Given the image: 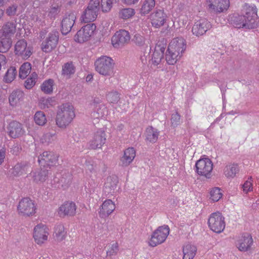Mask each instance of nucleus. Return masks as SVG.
<instances>
[{"instance_id": "nucleus-36", "label": "nucleus", "mask_w": 259, "mask_h": 259, "mask_svg": "<svg viewBox=\"0 0 259 259\" xmlns=\"http://www.w3.org/2000/svg\"><path fill=\"white\" fill-rule=\"evenodd\" d=\"M16 24L14 22H8L3 25L1 30L3 35L13 34L16 31Z\"/></svg>"}, {"instance_id": "nucleus-63", "label": "nucleus", "mask_w": 259, "mask_h": 259, "mask_svg": "<svg viewBox=\"0 0 259 259\" xmlns=\"http://www.w3.org/2000/svg\"><path fill=\"white\" fill-rule=\"evenodd\" d=\"M58 11V8L56 7H54L51 8L50 11V13L56 14V13H57Z\"/></svg>"}, {"instance_id": "nucleus-19", "label": "nucleus", "mask_w": 259, "mask_h": 259, "mask_svg": "<svg viewBox=\"0 0 259 259\" xmlns=\"http://www.w3.org/2000/svg\"><path fill=\"white\" fill-rule=\"evenodd\" d=\"M211 27V24L206 19H200L195 22L192 29L193 34L197 36L203 35Z\"/></svg>"}, {"instance_id": "nucleus-45", "label": "nucleus", "mask_w": 259, "mask_h": 259, "mask_svg": "<svg viewBox=\"0 0 259 259\" xmlns=\"http://www.w3.org/2000/svg\"><path fill=\"white\" fill-rule=\"evenodd\" d=\"M34 121L35 123L38 125L43 126L47 122V117L42 111H37L34 115Z\"/></svg>"}, {"instance_id": "nucleus-38", "label": "nucleus", "mask_w": 259, "mask_h": 259, "mask_svg": "<svg viewBox=\"0 0 259 259\" xmlns=\"http://www.w3.org/2000/svg\"><path fill=\"white\" fill-rule=\"evenodd\" d=\"M106 112V108L104 105H98L96 107L95 110L91 113V117L94 119L102 118Z\"/></svg>"}, {"instance_id": "nucleus-24", "label": "nucleus", "mask_w": 259, "mask_h": 259, "mask_svg": "<svg viewBox=\"0 0 259 259\" xmlns=\"http://www.w3.org/2000/svg\"><path fill=\"white\" fill-rule=\"evenodd\" d=\"M49 174V170L47 169H37L31 171L30 176L32 178V181L33 183L37 184H40L46 181Z\"/></svg>"}, {"instance_id": "nucleus-35", "label": "nucleus", "mask_w": 259, "mask_h": 259, "mask_svg": "<svg viewBox=\"0 0 259 259\" xmlns=\"http://www.w3.org/2000/svg\"><path fill=\"white\" fill-rule=\"evenodd\" d=\"M39 106L41 109H46L53 107L56 105V101L54 98H41L39 100Z\"/></svg>"}, {"instance_id": "nucleus-60", "label": "nucleus", "mask_w": 259, "mask_h": 259, "mask_svg": "<svg viewBox=\"0 0 259 259\" xmlns=\"http://www.w3.org/2000/svg\"><path fill=\"white\" fill-rule=\"evenodd\" d=\"M31 18L35 22H40V19L38 16V14L36 12L32 14V15H31Z\"/></svg>"}, {"instance_id": "nucleus-42", "label": "nucleus", "mask_w": 259, "mask_h": 259, "mask_svg": "<svg viewBox=\"0 0 259 259\" xmlns=\"http://www.w3.org/2000/svg\"><path fill=\"white\" fill-rule=\"evenodd\" d=\"M155 5V0H144L141 9V13L144 15L149 13Z\"/></svg>"}, {"instance_id": "nucleus-22", "label": "nucleus", "mask_w": 259, "mask_h": 259, "mask_svg": "<svg viewBox=\"0 0 259 259\" xmlns=\"http://www.w3.org/2000/svg\"><path fill=\"white\" fill-rule=\"evenodd\" d=\"M165 50V44L157 43L152 55L151 62L154 66L159 65L163 59V54Z\"/></svg>"}, {"instance_id": "nucleus-39", "label": "nucleus", "mask_w": 259, "mask_h": 259, "mask_svg": "<svg viewBox=\"0 0 259 259\" xmlns=\"http://www.w3.org/2000/svg\"><path fill=\"white\" fill-rule=\"evenodd\" d=\"M12 40L10 37L3 38L0 39V53H5L9 51L12 47Z\"/></svg>"}, {"instance_id": "nucleus-25", "label": "nucleus", "mask_w": 259, "mask_h": 259, "mask_svg": "<svg viewBox=\"0 0 259 259\" xmlns=\"http://www.w3.org/2000/svg\"><path fill=\"white\" fill-rule=\"evenodd\" d=\"M8 130L9 135L13 138H18L25 133L22 124L17 121L11 122L9 125Z\"/></svg>"}, {"instance_id": "nucleus-62", "label": "nucleus", "mask_w": 259, "mask_h": 259, "mask_svg": "<svg viewBox=\"0 0 259 259\" xmlns=\"http://www.w3.org/2000/svg\"><path fill=\"white\" fill-rule=\"evenodd\" d=\"M122 1L124 3L127 4V5H128L135 4L139 1V0H122Z\"/></svg>"}, {"instance_id": "nucleus-64", "label": "nucleus", "mask_w": 259, "mask_h": 259, "mask_svg": "<svg viewBox=\"0 0 259 259\" xmlns=\"http://www.w3.org/2000/svg\"><path fill=\"white\" fill-rule=\"evenodd\" d=\"M93 79V76L92 74H88L86 77V81L88 82L91 81Z\"/></svg>"}, {"instance_id": "nucleus-34", "label": "nucleus", "mask_w": 259, "mask_h": 259, "mask_svg": "<svg viewBox=\"0 0 259 259\" xmlns=\"http://www.w3.org/2000/svg\"><path fill=\"white\" fill-rule=\"evenodd\" d=\"M17 73V71L15 67H10L3 76V81L6 83H11L15 79Z\"/></svg>"}, {"instance_id": "nucleus-17", "label": "nucleus", "mask_w": 259, "mask_h": 259, "mask_svg": "<svg viewBox=\"0 0 259 259\" xmlns=\"http://www.w3.org/2000/svg\"><path fill=\"white\" fill-rule=\"evenodd\" d=\"M130 38L129 32L126 30L121 29L116 32L112 37L111 42L114 47L118 48L128 43Z\"/></svg>"}, {"instance_id": "nucleus-32", "label": "nucleus", "mask_w": 259, "mask_h": 259, "mask_svg": "<svg viewBox=\"0 0 259 259\" xmlns=\"http://www.w3.org/2000/svg\"><path fill=\"white\" fill-rule=\"evenodd\" d=\"M98 13V12L88 7L81 16V21L84 23L93 21L96 19Z\"/></svg>"}, {"instance_id": "nucleus-43", "label": "nucleus", "mask_w": 259, "mask_h": 259, "mask_svg": "<svg viewBox=\"0 0 259 259\" xmlns=\"http://www.w3.org/2000/svg\"><path fill=\"white\" fill-rule=\"evenodd\" d=\"M31 65L29 62L24 63L19 69V77L22 79L25 78L30 73Z\"/></svg>"}, {"instance_id": "nucleus-61", "label": "nucleus", "mask_w": 259, "mask_h": 259, "mask_svg": "<svg viewBox=\"0 0 259 259\" xmlns=\"http://www.w3.org/2000/svg\"><path fill=\"white\" fill-rule=\"evenodd\" d=\"M0 63L4 66H5L8 63L7 58L3 54H0Z\"/></svg>"}, {"instance_id": "nucleus-3", "label": "nucleus", "mask_w": 259, "mask_h": 259, "mask_svg": "<svg viewBox=\"0 0 259 259\" xmlns=\"http://www.w3.org/2000/svg\"><path fill=\"white\" fill-rule=\"evenodd\" d=\"M75 117L74 106L69 103L61 104L58 107L56 123L60 128H65Z\"/></svg>"}, {"instance_id": "nucleus-28", "label": "nucleus", "mask_w": 259, "mask_h": 259, "mask_svg": "<svg viewBox=\"0 0 259 259\" xmlns=\"http://www.w3.org/2000/svg\"><path fill=\"white\" fill-rule=\"evenodd\" d=\"M31 169V165L27 162L17 163L13 167L12 174L16 177L22 176L27 174Z\"/></svg>"}, {"instance_id": "nucleus-21", "label": "nucleus", "mask_w": 259, "mask_h": 259, "mask_svg": "<svg viewBox=\"0 0 259 259\" xmlns=\"http://www.w3.org/2000/svg\"><path fill=\"white\" fill-rule=\"evenodd\" d=\"M115 203L111 199L105 200L100 206L99 215L101 218L108 217L115 209Z\"/></svg>"}, {"instance_id": "nucleus-27", "label": "nucleus", "mask_w": 259, "mask_h": 259, "mask_svg": "<svg viewBox=\"0 0 259 259\" xmlns=\"http://www.w3.org/2000/svg\"><path fill=\"white\" fill-rule=\"evenodd\" d=\"M118 184L116 177H109L104 184V191L107 195H113L116 190Z\"/></svg>"}, {"instance_id": "nucleus-13", "label": "nucleus", "mask_w": 259, "mask_h": 259, "mask_svg": "<svg viewBox=\"0 0 259 259\" xmlns=\"http://www.w3.org/2000/svg\"><path fill=\"white\" fill-rule=\"evenodd\" d=\"M59 33L56 31L49 33L41 44V49L45 53H50L55 49L58 43Z\"/></svg>"}, {"instance_id": "nucleus-41", "label": "nucleus", "mask_w": 259, "mask_h": 259, "mask_svg": "<svg viewBox=\"0 0 259 259\" xmlns=\"http://www.w3.org/2000/svg\"><path fill=\"white\" fill-rule=\"evenodd\" d=\"M23 97V93L20 91H13L9 97V102L11 106H16Z\"/></svg>"}, {"instance_id": "nucleus-47", "label": "nucleus", "mask_w": 259, "mask_h": 259, "mask_svg": "<svg viewBox=\"0 0 259 259\" xmlns=\"http://www.w3.org/2000/svg\"><path fill=\"white\" fill-rule=\"evenodd\" d=\"M37 79V74L33 72L25 82V87L27 89H31L35 84Z\"/></svg>"}, {"instance_id": "nucleus-31", "label": "nucleus", "mask_w": 259, "mask_h": 259, "mask_svg": "<svg viewBox=\"0 0 259 259\" xmlns=\"http://www.w3.org/2000/svg\"><path fill=\"white\" fill-rule=\"evenodd\" d=\"M239 171V169L237 164L230 163L225 166L224 169V174L227 178L233 179L236 177Z\"/></svg>"}, {"instance_id": "nucleus-55", "label": "nucleus", "mask_w": 259, "mask_h": 259, "mask_svg": "<svg viewBox=\"0 0 259 259\" xmlns=\"http://www.w3.org/2000/svg\"><path fill=\"white\" fill-rule=\"evenodd\" d=\"M55 138V134L48 133L44 135V138L42 139V142L51 143L54 140Z\"/></svg>"}, {"instance_id": "nucleus-1", "label": "nucleus", "mask_w": 259, "mask_h": 259, "mask_svg": "<svg viewBox=\"0 0 259 259\" xmlns=\"http://www.w3.org/2000/svg\"><path fill=\"white\" fill-rule=\"evenodd\" d=\"M242 15H235L230 18L231 24L236 28L253 29L257 26V9L254 5L245 4Z\"/></svg>"}, {"instance_id": "nucleus-48", "label": "nucleus", "mask_w": 259, "mask_h": 259, "mask_svg": "<svg viewBox=\"0 0 259 259\" xmlns=\"http://www.w3.org/2000/svg\"><path fill=\"white\" fill-rule=\"evenodd\" d=\"M119 99V94L116 91H112L107 95V99L110 103L116 104Z\"/></svg>"}, {"instance_id": "nucleus-6", "label": "nucleus", "mask_w": 259, "mask_h": 259, "mask_svg": "<svg viewBox=\"0 0 259 259\" xmlns=\"http://www.w3.org/2000/svg\"><path fill=\"white\" fill-rule=\"evenodd\" d=\"M49 235V228L45 224H38L33 228V238L35 242L39 245L45 244L48 240Z\"/></svg>"}, {"instance_id": "nucleus-52", "label": "nucleus", "mask_w": 259, "mask_h": 259, "mask_svg": "<svg viewBox=\"0 0 259 259\" xmlns=\"http://www.w3.org/2000/svg\"><path fill=\"white\" fill-rule=\"evenodd\" d=\"M118 251V244L117 242H113L111 244L109 249L107 251V256H113L116 255Z\"/></svg>"}, {"instance_id": "nucleus-49", "label": "nucleus", "mask_w": 259, "mask_h": 259, "mask_svg": "<svg viewBox=\"0 0 259 259\" xmlns=\"http://www.w3.org/2000/svg\"><path fill=\"white\" fill-rule=\"evenodd\" d=\"M133 40L135 44L140 47H144L147 46L146 44V39L145 36L140 33L136 34L133 38Z\"/></svg>"}, {"instance_id": "nucleus-59", "label": "nucleus", "mask_w": 259, "mask_h": 259, "mask_svg": "<svg viewBox=\"0 0 259 259\" xmlns=\"http://www.w3.org/2000/svg\"><path fill=\"white\" fill-rule=\"evenodd\" d=\"M5 156L6 149L5 148L0 149V165L4 162Z\"/></svg>"}, {"instance_id": "nucleus-26", "label": "nucleus", "mask_w": 259, "mask_h": 259, "mask_svg": "<svg viewBox=\"0 0 259 259\" xmlns=\"http://www.w3.org/2000/svg\"><path fill=\"white\" fill-rule=\"evenodd\" d=\"M136 156V150L133 147H129L124 151L123 155L120 159V164L122 166H128Z\"/></svg>"}, {"instance_id": "nucleus-8", "label": "nucleus", "mask_w": 259, "mask_h": 259, "mask_svg": "<svg viewBox=\"0 0 259 259\" xmlns=\"http://www.w3.org/2000/svg\"><path fill=\"white\" fill-rule=\"evenodd\" d=\"M196 172L201 176L206 178H210L213 169L212 161L207 158H201L197 161L196 164Z\"/></svg>"}, {"instance_id": "nucleus-53", "label": "nucleus", "mask_w": 259, "mask_h": 259, "mask_svg": "<svg viewBox=\"0 0 259 259\" xmlns=\"http://www.w3.org/2000/svg\"><path fill=\"white\" fill-rule=\"evenodd\" d=\"M85 168L87 170L93 172L98 169V166L94 161L89 160L85 162Z\"/></svg>"}, {"instance_id": "nucleus-10", "label": "nucleus", "mask_w": 259, "mask_h": 259, "mask_svg": "<svg viewBox=\"0 0 259 259\" xmlns=\"http://www.w3.org/2000/svg\"><path fill=\"white\" fill-rule=\"evenodd\" d=\"M19 214L24 216H32L36 212V206L34 202L29 198H23L19 202L17 206Z\"/></svg>"}, {"instance_id": "nucleus-4", "label": "nucleus", "mask_w": 259, "mask_h": 259, "mask_svg": "<svg viewBox=\"0 0 259 259\" xmlns=\"http://www.w3.org/2000/svg\"><path fill=\"white\" fill-rule=\"evenodd\" d=\"M114 65V60L107 56H102L95 62L96 71L104 76H110L113 74Z\"/></svg>"}, {"instance_id": "nucleus-50", "label": "nucleus", "mask_w": 259, "mask_h": 259, "mask_svg": "<svg viewBox=\"0 0 259 259\" xmlns=\"http://www.w3.org/2000/svg\"><path fill=\"white\" fill-rule=\"evenodd\" d=\"M113 0H101V5L103 12H108L112 7Z\"/></svg>"}, {"instance_id": "nucleus-9", "label": "nucleus", "mask_w": 259, "mask_h": 259, "mask_svg": "<svg viewBox=\"0 0 259 259\" xmlns=\"http://www.w3.org/2000/svg\"><path fill=\"white\" fill-rule=\"evenodd\" d=\"M96 26L93 23L82 27L74 36V40L78 43H83L90 40L96 30Z\"/></svg>"}, {"instance_id": "nucleus-7", "label": "nucleus", "mask_w": 259, "mask_h": 259, "mask_svg": "<svg viewBox=\"0 0 259 259\" xmlns=\"http://www.w3.org/2000/svg\"><path fill=\"white\" fill-rule=\"evenodd\" d=\"M208 224L211 230L220 233L224 230L225 227L224 218L220 212L212 213L209 217Z\"/></svg>"}, {"instance_id": "nucleus-15", "label": "nucleus", "mask_w": 259, "mask_h": 259, "mask_svg": "<svg viewBox=\"0 0 259 259\" xmlns=\"http://www.w3.org/2000/svg\"><path fill=\"white\" fill-rule=\"evenodd\" d=\"M106 134L101 129L95 132L89 142L90 147L93 149H100L106 142Z\"/></svg>"}, {"instance_id": "nucleus-14", "label": "nucleus", "mask_w": 259, "mask_h": 259, "mask_svg": "<svg viewBox=\"0 0 259 259\" xmlns=\"http://www.w3.org/2000/svg\"><path fill=\"white\" fill-rule=\"evenodd\" d=\"M58 157L53 152L45 151L40 154L38 158L39 164L44 168L51 167L55 165L57 162Z\"/></svg>"}, {"instance_id": "nucleus-46", "label": "nucleus", "mask_w": 259, "mask_h": 259, "mask_svg": "<svg viewBox=\"0 0 259 259\" xmlns=\"http://www.w3.org/2000/svg\"><path fill=\"white\" fill-rule=\"evenodd\" d=\"M242 190L244 194H247L253 191V179L251 177H249L242 185Z\"/></svg>"}, {"instance_id": "nucleus-40", "label": "nucleus", "mask_w": 259, "mask_h": 259, "mask_svg": "<svg viewBox=\"0 0 259 259\" xmlns=\"http://www.w3.org/2000/svg\"><path fill=\"white\" fill-rule=\"evenodd\" d=\"M135 14L134 9L130 8H123L120 10L118 13L119 18L126 20L132 18Z\"/></svg>"}, {"instance_id": "nucleus-57", "label": "nucleus", "mask_w": 259, "mask_h": 259, "mask_svg": "<svg viewBox=\"0 0 259 259\" xmlns=\"http://www.w3.org/2000/svg\"><path fill=\"white\" fill-rule=\"evenodd\" d=\"M171 122L174 125H177L180 122V116L177 113H174L171 115Z\"/></svg>"}, {"instance_id": "nucleus-44", "label": "nucleus", "mask_w": 259, "mask_h": 259, "mask_svg": "<svg viewBox=\"0 0 259 259\" xmlns=\"http://www.w3.org/2000/svg\"><path fill=\"white\" fill-rule=\"evenodd\" d=\"M209 199L213 202L218 201L223 196L222 190L218 187L212 188L209 192Z\"/></svg>"}, {"instance_id": "nucleus-30", "label": "nucleus", "mask_w": 259, "mask_h": 259, "mask_svg": "<svg viewBox=\"0 0 259 259\" xmlns=\"http://www.w3.org/2000/svg\"><path fill=\"white\" fill-rule=\"evenodd\" d=\"M67 235V231L63 225L59 224L55 226L53 233V237L56 241L60 242L64 240Z\"/></svg>"}, {"instance_id": "nucleus-12", "label": "nucleus", "mask_w": 259, "mask_h": 259, "mask_svg": "<svg viewBox=\"0 0 259 259\" xmlns=\"http://www.w3.org/2000/svg\"><path fill=\"white\" fill-rule=\"evenodd\" d=\"M14 53L22 59H27L32 54V48L28 46L27 41L22 39L18 40L14 46Z\"/></svg>"}, {"instance_id": "nucleus-5", "label": "nucleus", "mask_w": 259, "mask_h": 259, "mask_svg": "<svg viewBox=\"0 0 259 259\" xmlns=\"http://www.w3.org/2000/svg\"><path fill=\"white\" fill-rule=\"evenodd\" d=\"M169 233V228L167 225L158 227L153 233L148 242L151 247H155L164 242Z\"/></svg>"}, {"instance_id": "nucleus-18", "label": "nucleus", "mask_w": 259, "mask_h": 259, "mask_svg": "<svg viewBox=\"0 0 259 259\" xmlns=\"http://www.w3.org/2000/svg\"><path fill=\"white\" fill-rule=\"evenodd\" d=\"M167 15L163 10H156L150 16L151 25L155 28H160L166 22Z\"/></svg>"}, {"instance_id": "nucleus-11", "label": "nucleus", "mask_w": 259, "mask_h": 259, "mask_svg": "<svg viewBox=\"0 0 259 259\" xmlns=\"http://www.w3.org/2000/svg\"><path fill=\"white\" fill-rule=\"evenodd\" d=\"M205 6L209 11L220 14L227 10L230 6V1L206 0Z\"/></svg>"}, {"instance_id": "nucleus-23", "label": "nucleus", "mask_w": 259, "mask_h": 259, "mask_svg": "<svg viewBox=\"0 0 259 259\" xmlns=\"http://www.w3.org/2000/svg\"><path fill=\"white\" fill-rule=\"evenodd\" d=\"M76 206L73 202L66 201L60 206L58 213L60 216H73L76 213Z\"/></svg>"}, {"instance_id": "nucleus-54", "label": "nucleus", "mask_w": 259, "mask_h": 259, "mask_svg": "<svg viewBox=\"0 0 259 259\" xmlns=\"http://www.w3.org/2000/svg\"><path fill=\"white\" fill-rule=\"evenodd\" d=\"M63 73L69 75L74 73V68L73 64L71 63H67L63 67Z\"/></svg>"}, {"instance_id": "nucleus-2", "label": "nucleus", "mask_w": 259, "mask_h": 259, "mask_svg": "<svg viewBox=\"0 0 259 259\" xmlns=\"http://www.w3.org/2000/svg\"><path fill=\"white\" fill-rule=\"evenodd\" d=\"M186 49L184 38L177 37L171 40L165 53V60L169 65H174L180 61Z\"/></svg>"}, {"instance_id": "nucleus-51", "label": "nucleus", "mask_w": 259, "mask_h": 259, "mask_svg": "<svg viewBox=\"0 0 259 259\" xmlns=\"http://www.w3.org/2000/svg\"><path fill=\"white\" fill-rule=\"evenodd\" d=\"M72 177L70 175L68 174L65 176L62 177L60 179L59 183L60 185L64 188H67L71 183Z\"/></svg>"}, {"instance_id": "nucleus-29", "label": "nucleus", "mask_w": 259, "mask_h": 259, "mask_svg": "<svg viewBox=\"0 0 259 259\" xmlns=\"http://www.w3.org/2000/svg\"><path fill=\"white\" fill-rule=\"evenodd\" d=\"M145 135L146 142L155 143L158 139L159 132L156 128L150 126L146 128Z\"/></svg>"}, {"instance_id": "nucleus-58", "label": "nucleus", "mask_w": 259, "mask_h": 259, "mask_svg": "<svg viewBox=\"0 0 259 259\" xmlns=\"http://www.w3.org/2000/svg\"><path fill=\"white\" fill-rule=\"evenodd\" d=\"M17 6L16 5L8 7L6 10V13L9 16H14L16 14Z\"/></svg>"}, {"instance_id": "nucleus-37", "label": "nucleus", "mask_w": 259, "mask_h": 259, "mask_svg": "<svg viewBox=\"0 0 259 259\" xmlns=\"http://www.w3.org/2000/svg\"><path fill=\"white\" fill-rule=\"evenodd\" d=\"M54 81L52 79L45 80L40 85L41 90L46 94H51L53 93Z\"/></svg>"}, {"instance_id": "nucleus-56", "label": "nucleus", "mask_w": 259, "mask_h": 259, "mask_svg": "<svg viewBox=\"0 0 259 259\" xmlns=\"http://www.w3.org/2000/svg\"><path fill=\"white\" fill-rule=\"evenodd\" d=\"M100 0H91L88 7L91 8L97 12H99Z\"/></svg>"}, {"instance_id": "nucleus-33", "label": "nucleus", "mask_w": 259, "mask_h": 259, "mask_svg": "<svg viewBox=\"0 0 259 259\" xmlns=\"http://www.w3.org/2000/svg\"><path fill=\"white\" fill-rule=\"evenodd\" d=\"M197 248L190 244L185 245L183 248V259H193L196 255Z\"/></svg>"}, {"instance_id": "nucleus-20", "label": "nucleus", "mask_w": 259, "mask_h": 259, "mask_svg": "<svg viewBox=\"0 0 259 259\" xmlns=\"http://www.w3.org/2000/svg\"><path fill=\"white\" fill-rule=\"evenodd\" d=\"M76 19V16L74 12L65 15L61 22V31L63 34H66L71 31Z\"/></svg>"}, {"instance_id": "nucleus-16", "label": "nucleus", "mask_w": 259, "mask_h": 259, "mask_svg": "<svg viewBox=\"0 0 259 259\" xmlns=\"http://www.w3.org/2000/svg\"><path fill=\"white\" fill-rule=\"evenodd\" d=\"M253 244L252 236L249 233H243L239 236L236 240V245L241 251H247Z\"/></svg>"}]
</instances>
